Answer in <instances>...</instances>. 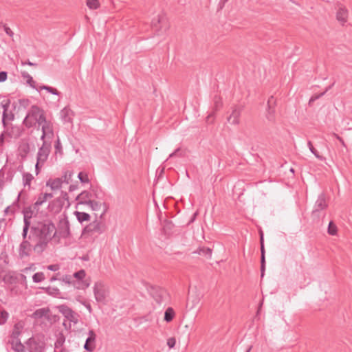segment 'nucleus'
I'll return each instance as SVG.
<instances>
[{"mask_svg":"<svg viewBox=\"0 0 352 352\" xmlns=\"http://www.w3.org/2000/svg\"><path fill=\"white\" fill-rule=\"evenodd\" d=\"M30 234L33 239L39 240L38 242H49L56 235V227L50 221H38L31 227Z\"/></svg>","mask_w":352,"mask_h":352,"instance_id":"1","label":"nucleus"},{"mask_svg":"<svg viewBox=\"0 0 352 352\" xmlns=\"http://www.w3.org/2000/svg\"><path fill=\"white\" fill-rule=\"evenodd\" d=\"M45 118V112L38 106L33 105L28 110V113L23 121V124L27 128L34 126L36 124H39L42 120L44 121Z\"/></svg>","mask_w":352,"mask_h":352,"instance_id":"2","label":"nucleus"},{"mask_svg":"<svg viewBox=\"0 0 352 352\" xmlns=\"http://www.w3.org/2000/svg\"><path fill=\"white\" fill-rule=\"evenodd\" d=\"M144 286L149 295L157 305H161L168 299L169 294L165 289L148 283H145Z\"/></svg>","mask_w":352,"mask_h":352,"instance_id":"3","label":"nucleus"},{"mask_svg":"<svg viewBox=\"0 0 352 352\" xmlns=\"http://www.w3.org/2000/svg\"><path fill=\"white\" fill-rule=\"evenodd\" d=\"M328 207L326 196L324 193L318 195L317 200L311 212V217L314 220H319L320 217L325 215L324 211Z\"/></svg>","mask_w":352,"mask_h":352,"instance_id":"4","label":"nucleus"},{"mask_svg":"<svg viewBox=\"0 0 352 352\" xmlns=\"http://www.w3.org/2000/svg\"><path fill=\"white\" fill-rule=\"evenodd\" d=\"M23 217H24V226L23 229V236L25 239L28 229L31 224L30 219L33 217H36L38 215H41V212L39 210L36 208H34V204L26 207L23 210Z\"/></svg>","mask_w":352,"mask_h":352,"instance_id":"5","label":"nucleus"},{"mask_svg":"<svg viewBox=\"0 0 352 352\" xmlns=\"http://www.w3.org/2000/svg\"><path fill=\"white\" fill-rule=\"evenodd\" d=\"M93 290L96 300L99 303L105 304L109 294L105 285L101 281H98L95 283Z\"/></svg>","mask_w":352,"mask_h":352,"instance_id":"6","label":"nucleus"},{"mask_svg":"<svg viewBox=\"0 0 352 352\" xmlns=\"http://www.w3.org/2000/svg\"><path fill=\"white\" fill-rule=\"evenodd\" d=\"M58 311L62 314L64 317L71 322L77 324L78 322V315L74 312L71 308L65 305H61L57 307Z\"/></svg>","mask_w":352,"mask_h":352,"instance_id":"7","label":"nucleus"},{"mask_svg":"<svg viewBox=\"0 0 352 352\" xmlns=\"http://www.w3.org/2000/svg\"><path fill=\"white\" fill-rule=\"evenodd\" d=\"M38 126H41L42 135L41 140L45 141V138L51 139L54 136V129L53 124L52 122L47 120L46 117L44 118V121L39 122Z\"/></svg>","mask_w":352,"mask_h":352,"instance_id":"8","label":"nucleus"},{"mask_svg":"<svg viewBox=\"0 0 352 352\" xmlns=\"http://www.w3.org/2000/svg\"><path fill=\"white\" fill-rule=\"evenodd\" d=\"M51 151V142L43 141L42 146L38 148L36 160L38 163H44L47 161Z\"/></svg>","mask_w":352,"mask_h":352,"instance_id":"9","label":"nucleus"},{"mask_svg":"<svg viewBox=\"0 0 352 352\" xmlns=\"http://www.w3.org/2000/svg\"><path fill=\"white\" fill-rule=\"evenodd\" d=\"M336 20L342 25H344L348 20L349 11L340 2L336 4Z\"/></svg>","mask_w":352,"mask_h":352,"instance_id":"10","label":"nucleus"},{"mask_svg":"<svg viewBox=\"0 0 352 352\" xmlns=\"http://www.w3.org/2000/svg\"><path fill=\"white\" fill-rule=\"evenodd\" d=\"M243 108L239 106H234L232 108V113L228 117V122L234 125H238L240 123V116L242 112Z\"/></svg>","mask_w":352,"mask_h":352,"instance_id":"11","label":"nucleus"},{"mask_svg":"<svg viewBox=\"0 0 352 352\" xmlns=\"http://www.w3.org/2000/svg\"><path fill=\"white\" fill-rule=\"evenodd\" d=\"M88 334L89 336L86 339L85 343L84 344V349L89 352H92L96 348L95 341L96 335L94 330H89Z\"/></svg>","mask_w":352,"mask_h":352,"instance_id":"12","label":"nucleus"},{"mask_svg":"<svg viewBox=\"0 0 352 352\" xmlns=\"http://www.w3.org/2000/svg\"><path fill=\"white\" fill-rule=\"evenodd\" d=\"M30 151V144L28 138L21 139L19 145V155L22 158H26Z\"/></svg>","mask_w":352,"mask_h":352,"instance_id":"13","label":"nucleus"},{"mask_svg":"<svg viewBox=\"0 0 352 352\" xmlns=\"http://www.w3.org/2000/svg\"><path fill=\"white\" fill-rule=\"evenodd\" d=\"M276 104V100L274 96H271L267 101V119L272 122H275V108L274 106Z\"/></svg>","mask_w":352,"mask_h":352,"instance_id":"14","label":"nucleus"},{"mask_svg":"<svg viewBox=\"0 0 352 352\" xmlns=\"http://www.w3.org/2000/svg\"><path fill=\"white\" fill-rule=\"evenodd\" d=\"M25 344H26V351L28 352H42L43 348L40 344L33 338H29Z\"/></svg>","mask_w":352,"mask_h":352,"instance_id":"15","label":"nucleus"},{"mask_svg":"<svg viewBox=\"0 0 352 352\" xmlns=\"http://www.w3.org/2000/svg\"><path fill=\"white\" fill-rule=\"evenodd\" d=\"M101 232L100 223L96 221L85 227L83 233L85 234L87 233H90L91 236H94L95 234H99Z\"/></svg>","mask_w":352,"mask_h":352,"instance_id":"16","label":"nucleus"},{"mask_svg":"<svg viewBox=\"0 0 352 352\" xmlns=\"http://www.w3.org/2000/svg\"><path fill=\"white\" fill-rule=\"evenodd\" d=\"M64 205V203L61 201V199L56 198L49 204L48 210L56 214L62 210Z\"/></svg>","mask_w":352,"mask_h":352,"instance_id":"17","label":"nucleus"},{"mask_svg":"<svg viewBox=\"0 0 352 352\" xmlns=\"http://www.w3.org/2000/svg\"><path fill=\"white\" fill-rule=\"evenodd\" d=\"M9 343L15 352H26V344H22L19 339H11Z\"/></svg>","mask_w":352,"mask_h":352,"instance_id":"18","label":"nucleus"},{"mask_svg":"<svg viewBox=\"0 0 352 352\" xmlns=\"http://www.w3.org/2000/svg\"><path fill=\"white\" fill-rule=\"evenodd\" d=\"M31 243H20L19 249V255L21 258L29 256L32 252Z\"/></svg>","mask_w":352,"mask_h":352,"instance_id":"19","label":"nucleus"},{"mask_svg":"<svg viewBox=\"0 0 352 352\" xmlns=\"http://www.w3.org/2000/svg\"><path fill=\"white\" fill-rule=\"evenodd\" d=\"M53 197L52 193H40L37 197L36 202L34 204V208L39 210V207L47 201V199Z\"/></svg>","mask_w":352,"mask_h":352,"instance_id":"20","label":"nucleus"},{"mask_svg":"<svg viewBox=\"0 0 352 352\" xmlns=\"http://www.w3.org/2000/svg\"><path fill=\"white\" fill-rule=\"evenodd\" d=\"M91 197L92 195L90 192L84 190L77 196L76 200L78 201V204L88 205L91 200Z\"/></svg>","mask_w":352,"mask_h":352,"instance_id":"21","label":"nucleus"},{"mask_svg":"<svg viewBox=\"0 0 352 352\" xmlns=\"http://www.w3.org/2000/svg\"><path fill=\"white\" fill-rule=\"evenodd\" d=\"M60 118L63 122L66 123V122H72L73 112L69 108H68V107L63 108L60 111Z\"/></svg>","mask_w":352,"mask_h":352,"instance_id":"22","label":"nucleus"},{"mask_svg":"<svg viewBox=\"0 0 352 352\" xmlns=\"http://www.w3.org/2000/svg\"><path fill=\"white\" fill-rule=\"evenodd\" d=\"M90 279H85L84 280H74L72 285L74 288L77 289H85L90 285Z\"/></svg>","mask_w":352,"mask_h":352,"instance_id":"23","label":"nucleus"},{"mask_svg":"<svg viewBox=\"0 0 352 352\" xmlns=\"http://www.w3.org/2000/svg\"><path fill=\"white\" fill-rule=\"evenodd\" d=\"M63 182L60 178L50 179L47 181L46 186H50L52 190H56L61 188Z\"/></svg>","mask_w":352,"mask_h":352,"instance_id":"24","label":"nucleus"},{"mask_svg":"<svg viewBox=\"0 0 352 352\" xmlns=\"http://www.w3.org/2000/svg\"><path fill=\"white\" fill-rule=\"evenodd\" d=\"M49 312L50 309L48 308H40L32 314V317L35 319H41L45 316Z\"/></svg>","mask_w":352,"mask_h":352,"instance_id":"25","label":"nucleus"},{"mask_svg":"<svg viewBox=\"0 0 352 352\" xmlns=\"http://www.w3.org/2000/svg\"><path fill=\"white\" fill-rule=\"evenodd\" d=\"M195 252L199 255L204 256L207 258H210L212 255V249L210 248L201 247L199 248L198 250Z\"/></svg>","mask_w":352,"mask_h":352,"instance_id":"26","label":"nucleus"},{"mask_svg":"<svg viewBox=\"0 0 352 352\" xmlns=\"http://www.w3.org/2000/svg\"><path fill=\"white\" fill-rule=\"evenodd\" d=\"M34 179V177L31 173H24L23 174V184L24 187L28 186L30 189L31 187V182Z\"/></svg>","mask_w":352,"mask_h":352,"instance_id":"27","label":"nucleus"},{"mask_svg":"<svg viewBox=\"0 0 352 352\" xmlns=\"http://www.w3.org/2000/svg\"><path fill=\"white\" fill-rule=\"evenodd\" d=\"M175 315V311L172 307H168L166 309V310L164 312V320L167 322H170L173 320Z\"/></svg>","mask_w":352,"mask_h":352,"instance_id":"28","label":"nucleus"},{"mask_svg":"<svg viewBox=\"0 0 352 352\" xmlns=\"http://www.w3.org/2000/svg\"><path fill=\"white\" fill-rule=\"evenodd\" d=\"M74 214L76 215L78 221L80 223L90 220V215L88 213L76 211Z\"/></svg>","mask_w":352,"mask_h":352,"instance_id":"29","label":"nucleus"},{"mask_svg":"<svg viewBox=\"0 0 352 352\" xmlns=\"http://www.w3.org/2000/svg\"><path fill=\"white\" fill-rule=\"evenodd\" d=\"M22 77L26 80V82L32 88H36L35 81L33 80L32 77L26 72H21Z\"/></svg>","mask_w":352,"mask_h":352,"instance_id":"30","label":"nucleus"},{"mask_svg":"<svg viewBox=\"0 0 352 352\" xmlns=\"http://www.w3.org/2000/svg\"><path fill=\"white\" fill-rule=\"evenodd\" d=\"M86 4L91 10L98 9L100 6V3L98 0H87Z\"/></svg>","mask_w":352,"mask_h":352,"instance_id":"31","label":"nucleus"},{"mask_svg":"<svg viewBox=\"0 0 352 352\" xmlns=\"http://www.w3.org/2000/svg\"><path fill=\"white\" fill-rule=\"evenodd\" d=\"M86 276V272L84 270H80L76 272H75L72 277L73 278H76V280H84L85 279V277Z\"/></svg>","mask_w":352,"mask_h":352,"instance_id":"32","label":"nucleus"},{"mask_svg":"<svg viewBox=\"0 0 352 352\" xmlns=\"http://www.w3.org/2000/svg\"><path fill=\"white\" fill-rule=\"evenodd\" d=\"M327 232L330 235H336L337 234L338 228L333 221L329 222Z\"/></svg>","mask_w":352,"mask_h":352,"instance_id":"33","label":"nucleus"},{"mask_svg":"<svg viewBox=\"0 0 352 352\" xmlns=\"http://www.w3.org/2000/svg\"><path fill=\"white\" fill-rule=\"evenodd\" d=\"M87 206H89L93 210H99L101 208L102 203L100 201L91 199Z\"/></svg>","mask_w":352,"mask_h":352,"instance_id":"34","label":"nucleus"},{"mask_svg":"<svg viewBox=\"0 0 352 352\" xmlns=\"http://www.w3.org/2000/svg\"><path fill=\"white\" fill-rule=\"evenodd\" d=\"M23 129L19 126H14L12 129V134L10 135L11 137L19 138L23 133Z\"/></svg>","mask_w":352,"mask_h":352,"instance_id":"35","label":"nucleus"},{"mask_svg":"<svg viewBox=\"0 0 352 352\" xmlns=\"http://www.w3.org/2000/svg\"><path fill=\"white\" fill-rule=\"evenodd\" d=\"M185 155V151L180 148H177L174 152L169 155V158L173 157H184Z\"/></svg>","mask_w":352,"mask_h":352,"instance_id":"36","label":"nucleus"},{"mask_svg":"<svg viewBox=\"0 0 352 352\" xmlns=\"http://www.w3.org/2000/svg\"><path fill=\"white\" fill-rule=\"evenodd\" d=\"M8 318V313L4 309H0V324H4Z\"/></svg>","mask_w":352,"mask_h":352,"instance_id":"37","label":"nucleus"},{"mask_svg":"<svg viewBox=\"0 0 352 352\" xmlns=\"http://www.w3.org/2000/svg\"><path fill=\"white\" fill-rule=\"evenodd\" d=\"M45 279V276L43 272L35 273L32 276V280L34 283H40Z\"/></svg>","mask_w":352,"mask_h":352,"instance_id":"38","label":"nucleus"},{"mask_svg":"<svg viewBox=\"0 0 352 352\" xmlns=\"http://www.w3.org/2000/svg\"><path fill=\"white\" fill-rule=\"evenodd\" d=\"M307 145L310 151L316 156V158L320 160H323V157L321 155H320L318 151L314 148L311 141H308Z\"/></svg>","mask_w":352,"mask_h":352,"instance_id":"39","label":"nucleus"},{"mask_svg":"<svg viewBox=\"0 0 352 352\" xmlns=\"http://www.w3.org/2000/svg\"><path fill=\"white\" fill-rule=\"evenodd\" d=\"M39 89L47 90L48 92H50L52 94H54V95H57V96L60 95V92L56 89L53 88L52 87L43 85V86H41Z\"/></svg>","mask_w":352,"mask_h":352,"instance_id":"40","label":"nucleus"},{"mask_svg":"<svg viewBox=\"0 0 352 352\" xmlns=\"http://www.w3.org/2000/svg\"><path fill=\"white\" fill-rule=\"evenodd\" d=\"M78 177L79 180L80 181V182H82V183H89V179L87 174L84 172H80L78 173Z\"/></svg>","mask_w":352,"mask_h":352,"instance_id":"41","label":"nucleus"},{"mask_svg":"<svg viewBox=\"0 0 352 352\" xmlns=\"http://www.w3.org/2000/svg\"><path fill=\"white\" fill-rule=\"evenodd\" d=\"M47 243H36L34 247V250L38 253L42 252L46 248Z\"/></svg>","mask_w":352,"mask_h":352,"instance_id":"42","label":"nucleus"},{"mask_svg":"<svg viewBox=\"0 0 352 352\" xmlns=\"http://www.w3.org/2000/svg\"><path fill=\"white\" fill-rule=\"evenodd\" d=\"M43 289H45L46 292L49 294H58L59 293V289L56 287H48Z\"/></svg>","mask_w":352,"mask_h":352,"instance_id":"43","label":"nucleus"},{"mask_svg":"<svg viewBox=\"0 0 352 352\" xmlns=\"http://www.w3.org/2000/svg\"><path fill=\"white\" fill-rule=\"evenodd\" d=\"M61 280L66 284L72 285V283L73 281V277L71 275H65L64 276H63Z\"/></svg>","mask_w":352,"mask_h":352,"instance_id":"44","label":"nucleus"},{"mask_svg":"<svg viewBox=\"0 0 352 352\" xmlns=\"http://www.w3.org/2000/svg\"><path fill=\"white\" fill-rule=\"evenodd\" d=\"M10 102L9 100H3L1 102V106L3 109V111H8V109L10 107Z\"/></svg>","mask_w":352,"mask_h":352,"instance_id":"45","label":"nucleus"},{"mask_svg":"<svg viewBox=\"0 0 352 352\" xmlns=\"http://www.w3.org/2000/svg\"><path fill=\"white\" fill-rule=\"evenodd\" d=\"M175 344H176V340L175 338L171 337L167 340V345L168 346V347L170 349L173 348L175 346Z\"/></svg>","mask_w":352,"mask_h":352,"instance_id":"46","label":"nucleus"},{"mask_svg":"<svg viewBox=\"0 0 352 352\" xmlns=\"http://www.w3.org/2000/svg\"><path fill=\"white\" fill-rule=\"evenodd\" d=\"M58 198L61 199V201L65 204V201H68L69 197L66 192L62 191L60 196Z\"/></svg>","mask_w":352,"mask_h":352,"instance_id":"47","label":"nucleus"},{"mask_svg":"<svg viewBox=\"0 0 352 352\" xmlns=\"http://www.w3.org/2000/svg\"><path fill=\"white\" fill-rule=\"evenodd\" d=\"M261 260L264 261L265 260V250L264 247V243H261Z\"/></svg>","mask_w":352,"mask_h":352,"instance_id":"48","label":"nucleus"},{"mask_svg":"<svg viewBox=\"0 0 352 352\" xmlns=\"http://www.w3.org/2000/svg\"><path fill=\"white\" fill-rule=\"evenodd\" d=\"M265 269V260H264V261L261 260V278H263L264 276Z\"/></svg>","mask_w":352,"mask_h":352,"instance_id":"49","label":"nucleus"},{"mask_svg":"<svg viewBox=\"0 0 352 352\" xmlns=\"http://www.w3.org/2000/svg\"><path fill=\"white\" fill-rule=\"evenodd\" d=\"M8 74L6 72H0V82H5L7 79Z\"/></svg>","mask_w":352,"mask_h":352,"instance_id":"50","label":"nucleus"},{"mask_svg":"<svg viewBox=\"0 0 352 352\" xmlns=\"http://www.w3.org/2000/svg\"><path fill=\"white\" fill-rule=\"evenodd\" d=\"M60 268L59 265H57V264H54V265H50L47 266V269L50 271H54V272H56L57 270H58Z\"/></svg>","mask_w":352,"mask_h":352,"instance_id":"51","label":"nucleus"},{"mask_svg":"<svg viewBox=\"0 0 352 352\" xmlns=\"http://www.w3.org/2000/svg\"><path fill=\"white\" fill-rule=\"evenodd\" d=\"M54 147H55V149H56V152H60L61 151L62 146H61V144H60V142L59 139H58L57 141L56 142Z\"/></svg>","mask_w":352,"mask_h":352,"instance_id":"52","label":"nucleus"},{"mask_svg":"<svg viewBox=\"0 0 352 352\" xmlns=\"http://www.w3.org/2000/svg\"><path fill=\"white\" fill-rule=\"evenodd\" d=\"M44 165V163H38V161L36 160V164L35 165V171L36 174L38 175L40 172V168Z\"/></svg>","mask_w":352,"mask_h":352,"instance_id":"53","label":"nucleus"},{"mask_svg":"<svg viewBox=\"0 0 352 352\" xmlns=\"http://www.w3.org/2000/svg\"><path fill=\"white\" fill-rule=\"evenodd\" d=\"M4 184V174L0 172V190L3 188Z\"/></svg>","mask_w":352,"mask_h":352,"instance_id":"54","label":"nucleus"},{"mask_svg":"<svg viewBox=\"0 0 352 352\" xmlns=\"http://www.w3.org/2000/svg\"><path fill=\"white\" fill-rule=\"evenodd\" d=\"M20 331L19 330L14 329L11 335L12 339H19L18 337Z\"/></svg>","mask_w":352,"mask_h":352,"instance_id":"55","label":"nucleus"},{"mask_svg":"<svg viewBox=\"0 0 352 352\" xmlns=\"http://www.w3.org/2000/svg\"><path fill=\"white\" fill-rule=\"evenodd\" d=\"M173 225L171 222H166V224L164 226V229L165 232L167 230H170L173 228Z\"/></svg>","mask_w":352,"mask_h":352,"instance_id":"56","label":"nucleus"},{"mask_svg":"<svg viewBox=\"0 0 352 352\" xmlns=\"http://www.w3.org/2000/svg\"><path fill=\"white\" fill-rule=\"evenodd\" d=\"M324 94H325V92H322V93H321V94H318V95L313 96L311 98V99H310V100H309V102H313V101H314V100H316L318 99L319 98H320L321 96H324Z\"/></svg>","mask_w":352,"mask_h":352,"instance_id":"57","label":"nucleus"},{"mask_svg":"<svg viewBox=\"0 0 352 352\" xmlns=\"http://www.w3.org/2000/svg\"><path fill=\"white\" fill-rule=\"evenodd\" d=\"M3 28H4V30H5L6 33L8 35H9L10 36H13L14 33H13V32L11 30V29H10V28H8V26H6V25H4V26H3Z\"/></svg>","mask_w":352,"mask_h":352,"instance_id":"58","label":"nucleus"},{"mask_svg":"<svg viewBox=\"0 0 352 352\" xmlns=\"http://www.w3.org/2000/svg\"><path fill=\"white\" fill-rule=\"evenodd\" d=\"M9 213H11V214L14 213V210H12L11 206L6 207V209L4 210L5 215H8Z\"/></svg>","mask_w":352,"mask_h":352,"instance_id":"59","label":"nucleus"},{"mask_svg":"<svg viewBox=\"0 0 352 352\" xmlns=\"http://www.w3.org/2000/svg\"><path fill=\"white\" fill-rule=\"evenodd\" d=\"M331 135L333 137L336 138V139H338L344 146H346L343 139L341 137H340L338 135H337L336 133H333Z\"/></svg>","mask_w":352,"mask_h":352,"instance_id":"60","label":"nucleus"},{"mask_svg":"<svg viewBox=\"0 0 352 352\" xmlns=\"http://www.w3.org/2000/svg\"><path fill=\"white\" fill-rule=\"evenodd\" d=\"M13 276L9 274H6L3 280L6 283H10L11 280L12 279Z\"/></svg>","mask_w":352,"mask_h":352,"instance_id":"61","label":"nucleus"},{"mask_svg":"<svg viewBox=\"0 0 352 352\" xmlns=\"http://www.w3.org/2000/svg\"><path fill=\"white\" fill-rule=\"evenodd\" d=\"M8 118V116L7 111H3L2 122L4 125L6 124V120Z\"/></svg>","mask_w":352,"mask_h":352,"instance_id":"62","label":"nucleus"},{"mask_svg":"<svg viewBox=\"0 0 352 352\" xmlns=\"http://www.w3.org/2000/svg\"><path fill=\"white\" fill-rule=\"evenodd\" d=\"M21 65H28L30 66H35V65H36V63H32L29 60H27V61H22L21 62Z\"/></svg>","mask_w":352,"mask_h":352,"instance_id":"63","label":"nucleus"},{"mask_svg":"<svg viewBox=\"0 0 352 352\" xmlns=\"http://www.w3.org/2000/svg\"><path fill=\"white\" fill-rule=\"evenodd\" d=\"M214 103H215L216 108H219L221 106L220 99L215 98Z\"/></svg>","mask_w":352,"mask_h":352,"instance_id":"64","label":"nucleus"}]
</instances>
